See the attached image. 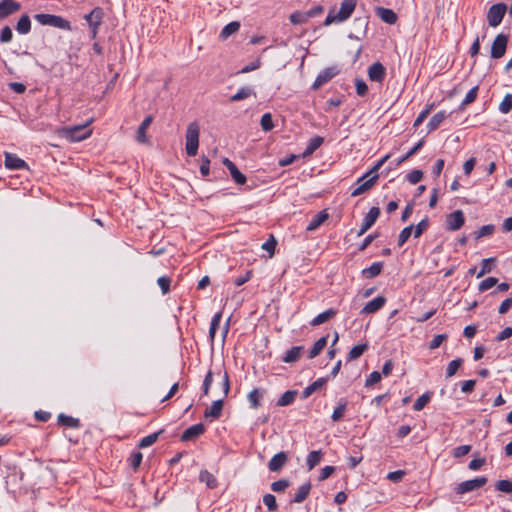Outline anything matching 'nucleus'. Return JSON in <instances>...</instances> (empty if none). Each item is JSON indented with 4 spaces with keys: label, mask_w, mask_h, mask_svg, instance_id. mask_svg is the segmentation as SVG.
Returning a JSON list of instances; mask_svg holds the SVG:
<instances>
[{
    "label": "nucleus",
    "mask_w": 512,
    "mask_h": 512,
    "mask_svg": "<svg viewBox=\"0 0 512 512\" xmlns=\"http://www.w3.org/2000/svg\"><path fill=\"white\" fill-rule=\"evenodd\" d=\"M218 375L221 376V387L223 391V397L221 399H218L212 403L210 408L205 410L204 417L205 418H211V419H218L221 416L223 405H224V398L227 397L229 391H230V380L228 373L226 371L221 374V372L218 373Z\"/></svg>",
    "instance_id": "obj_1"
},
{
    "label": "nucleus",
    "mask_w": 512,
    "mask_h": 512,
    "mask_svg": "<svg viewBox=\"0 0 512 512\" xmlns=\"http://www.w3.org/2000/svg\"><path fill=\"white\" fill-rule=\"evenodd\" d=\"M356 4V0H343L340 4V9L338 12L331 10L328 13L324 21V25L328 26L332 23H342L346 21L354 12Z\"/></svg>",
    "instance_id": "obj_2"
},
{
    "label": "nucleus",
    "mask_w": 512,
    "mask_h": 512,
    "mask_svg": "<svg viewBox=\"0 0 512 512\" xmlns=\"http://www.w3.org/2000/svg\"><path fill=\"white\" fill-rule=\"evenodd\" d=\"M199 134V124L196 121L189 123L185 134V150L187 155L195 156L197 154L199 147Z\"/></svg>",
    "instance_id": "obj_3"
},
{
    "label": "nucleus",
    "mask_w": 512,
    "mask_h": 512,
    "mask_svg": "<svg viewBox=\"0 0 512 512\" xmlns=\"http://www.w3.org/2000/svg\"><path fill=\"white\" fill-rule=\"evenodd\" d=\"M92 119L81 125H75L72 127H66L63 133L67 139L72 142H79L87 139L92 134V130L89 128Z\"/></svg>",
    "instance_id": "obj_4"
},
{
    "label": "nucleus",
    "mask_w": 512,
    "mask_h": 512,
    "mask_svg": "<svg viewBox=\"0 0 512 512\" xmlns=\"http://www.w3.org/2000/svg\"><path fill=\"white\" fill-rule=\"evenodd\" d=\"M34 18L41 25H49L66 31L72 30L71 23L59 15L36 14Z\"/></svg>",
    "instance_id": "obj_5"
},
{
    "label": "nucleus",
    "mask_w": 512,
    "mask_h": 512,
    "mask_svg": "<svg viewBox=\"0 0 512 512\" xmlns=\"http://www.w3.org/2000/svg\"><path fill=\"white\" fill-rule=\"evenodd\" d=\"M378 178H379L378 174L367 175V172H366L363 176L358 178V180L356 182L357 187L351 192V196L356 197V196H359V195L367 192L375 185Z\"/></svg>",
    "instance_id": "obj_6"
},
{
    "label": "nucleus",
    "mask_w": 512,
    "mask_h": 512,
    "mask_svg": "<svg viewBox=\"0 0 512 512\" xmlns=\"http://www.w3.org/2000/svg\"><path fill=\"white\" fill-rule=\"evenodd\" d=\"M507 11V6L504 3H497L492 5L487 13V21L491 27H497L501 24L503 17Z\"/></svg>",
    "instance_id": "obj_7"
},
{
    "label": "nucleus",
    "mask_w": 512,
    "mask_h": 512,
    "mask_svg": "<svg viewBox=\"0 0 512 512\" xmlns=\"http://www.w3.org/2000/svg\"><path fill=\"white\" fill-rule=\"evenodd\" d=\"M339 72L340 70L338 69L337 66H331L323 69L322 71L319 72L314 83L312 84V89L318 90L324 84L328 83L332 78L338 75Z\"/></svg>",
    "instance_id": "obj_8"
},
{
    "label": "nucleus",
    "mask_w": 512,
    "mask_h": 512,
    "mask_svg": "<svg viewBox=\"0 0 512 512\" xmlns=\"http://www.w3.org/2000/svg\"><path fill=\"white\" fill-rule=\"evenodd\" d=\"M508 37L504 34H498L491 47V57L499 59L504 56L507 48Z\"/></svg>",
    "instance_id": "obj_9"
},
{
    "label": "nucleus",
    "mask_w": 512,
    "mask_h": 512,
    "mask_svg": "<svg viewBox=\"0 0 512 512\" xmlns=\"http://www.w3.org/2000/svg\"><path fill=\"white\" fill-rule=\"evenodd\" d=\"M380 215V209L378 207H372L369 212L365 215L361 228L358 231L357 235L362 236L366 233L377 221Z\"/></svg>",
    "instance_id": "obj_10"
},
{
    "label": "nucleus",
    "mask_w": 512,
    "mask_h": 512,
    "mask_svg": "<svg viewBox=\"0 0 512 512\" xmlns=\"http://www.w3.org/2000/svg\"><path fill=\"white\" fill-rule=\"evenodd\" d=\"M465 222L464 213L461 210H456L446 217L447 229L450 231L459 230Z\"/></svg>",
    "instance_id": "obj_11"
},
{
    "label": "nucleus",
    "mask_w": 512,
    "mask_h": 512,
    "mask_svg": "<svg viewBox=\"0 0 512 512\" xmlns=\"http://www.w3.org/2000/svg\"><path fill=\"white\" fill-rule=\"evenodd\" d=\"M21 9V4L14 0H2L0 2V19H5L8 16L18 12Z\"/></svg>",
    "instance_id": "obj_12"
},
{
    "label": "nucleus",
    "mask_w": 512,
    "mask_h": 512,
    "mask_svg": "<svg viewBox=\"0 0 512 512\" xmlns=\"http://www.w3.org/2000/svg\"><path fill=\"white\" fill-rule=\"evenodd\" d=\"M223 164L229 170L232 179L238 185H243L246 183V176L237 168V166L230 161L228 158L223 159Z\"/></svg>",
    "instance_id": "obj_13"
},
{
    "label": "nucleus",
    "mask_w": 512,
    "mask_h": 512,
    "mask_svg": "<svg viewBox=\"0 0 512 512\" xmlns=\"http://www.w3.org/2000/svg\"><path fill=\"white\" fill-rule=\"evenodd\" d=\"M385 76L386 69L380 62H375L368 68V77L371 81L382 83Z\"/></svg>",
    "instance_id": "obj_14"
},
{
    "label": "nucleus",
    "mask_w": 512,
    "mask_h": 512,
    "mask_svg": "<svg viewBox=\"0 0 512 512\" xmlns=\"http://www.w3.org/2000/svg\"><path fill=\"white\" fill-rule=\"evenodd\" d=\"M104 11L101 7H95L90 13L84 16L89 27L99 28L102 24Z\"/></svg>",
    "instance_id": "obj_15"
},
{
    "label": "nucleus",
    "mask_w": 512,
    "mask_h": 512,
    "mask_svg": "<svg viewBox=\"0 0 512 512\" xmlns=\"http://www.w3.org/2000/svg\"><path fill=\"white\" fill-rule=\"evenodd\" d=\"M5 167L9 170H20L27 168L26 162L12 153H5Z\"/></svg>",
    "instance_id": "obj_16"
},
{
    "label": "nucleus",
    "mask_w": 512,
    "mask_h": 512,
    "mask_svg": "<svg viewBox=\"0 0 512 512\" xmlns=\"http://www.w3.org/2000/svg\"><path fill=\"white\" fill-rule=\"evenodd\" d=\"M205 432V426L202 423H197L187 428L181 435L182 441H191Z\"/></svg>",
    "instance_id": "obj_17"
},
{
    "label": "nucleus",
    "mask_w": 512,
    "mask_h": 512,
    "mask_svg": "<svg viewBox=\"0 0 512 512\" xmlns=\"http://www.w3.org/2000/svg\"><path fill=\"white\" fill-rule=\"evenodd\" d=\"M386 303V298L384 296H377L373 300L366 303V305L362 308L361 314H372L379 311Z\"/></svg>",
    "instance_id": "obj_18"
},
{
    "label": "nucleus",
    "mask_w": 512,
    "mask_h": 512,
    "mask_svg": "<svg viewBox=\"0 0 512 512\" xmlns=\"http://www.w3.org/2000/svg\"><path fill=\"white\" fill-rule=\"evenodd\" d=\"M288 460V454L281 451L275 454L268 463V468L272 472H277L285 465Z\"/></svg>",
    "instance_id": "obj_19"
},
{
    "label": "nucleus",
    "mask_w": 512,
    "mask_h": 512,
    "mask_svg": "<svg viewBox=\"0 0 512 512\" xmlns=\"http://www.w3.org/2000/svg\"><path fill=\"white\" fill-rule=\"evenodd\" d=\"M376 15L385 23L393 25L396 23L398 17L397 14L389 8L378 7L376 9Z\"/></svg>",
    "instance_id": "obj_20"
},
{
    "label": "nucleus",
    "mask_w": 512,
    "mask_h": 512,
    "mask_svg": "<svg viewBox=\"0 0 512 512\" xmlns=\"http://www.w3.org/2000/svg\"><path fill=\"white\" fill-rule=\"evenodd\" d=\"M329 218V214L326 210H322L318 212L308 223L306 230L307 231H314L319 226H321L327 219Z\"/></svg>",
    "instance_id": "obj_21"
},
{
    "label": "nucleus",
    "mask_w": 512,
    "mask_h": 512,
    "mask_svg": "<svg viewBox=\"0 0 512 512\" xmlns=\"http://www.w3.org/2000/svg\"><path fill=\"white\" fill-rule=\"evenodd\" d=\"M153 121V117L151 115L147 116L142 123L139 125L137 129L136 139L139 143H146L148 141L146 136V131L149 128Z\"/></svg>",
    "instance_id": "obj_22"
},
{
    "label": "nucleus",
    "mask_w": 512,
    "mask_h": 512,
    "mask_svg": "<svg viewBox=\"0 0 512 512\" xmlns=\"http://www.w3.org/2000/svg\"><path fill=\"white\" fill-rule=\"evenodd\" d=\"M264 392V390L254 388L248 393L247 399L251 408L258 409L261 406V399L263 398Z\"/></svg>",
    "instance_id": "obj_23"
},
{
    "label": "nucleus",
    "mask_w": 512,
    "mask_h": 512,
    "mask_svg": "<svg viewBox=\"0 0 512 512\" xmlns=\"http://www.w3.org/2000/svg\"><path fill=\"white\" fill-rule=\"evenodd\" d=\"M336 314H337V310L334 308H330V309L318 314L316 317H314L311 320L310 324L312 326H319V325L329 321Z\"/></svg>",
    "instance_id": "obj_24"
},
{
    "label": "nucleus",
    "mask_w": 512,
    "mask_h": 512,
    "mask_svg": "<svg viewBox=\"0 0 512 512\" xmlns=\"http://www.w3.org/2000/svg\"><path fill=\"white\" fill-rule=\"evenodd\" d=\"M327 382V378H319L317 379L316 381H314L313 383H311L309 386H307L303 391H302V398L303 399H307L308 397H310L314 392H316L317 390L321 389L322 387L325 386Z\"/></svg>",
    "instance_id": "obj_25"
},
{
    "label": "nucleus",
    "mask_w": 512,
    "mask_h": 512,
    "mask_svg": "<svg viewBox=\"0 0 512 512\" xmlns=\"http://www.w3.org/2000/svg\"><path fill=\"white\" fill-rule=\"evenodd\" d=\"M304 350L303 346H294L291 349H289L285 355L283 356L282 360L285 363H294L299 360L301 357V354Z\"/></svg>",
    "instance_id": "obj_26"
},
{
    "label": "nucleus",
    "mask_w": 512,
    "mask_h": 512,
    "mask_svg": "<svg viewBox=\"0 0 512 512\" xmlns=\"http://www.w3.org/2000/svg\"><path fill=\"white\" fill-rule=\"evenodd\" d=\"M483 484L485 482H461L454 488V491L457 494H464L480 488Z\"/></svg>",
    "instance_id": "obj_27"
},
{
    "label": "nucleus",
    "mask_w": 512,
    "mask_h": 512,
    "mask_svg": "<svg viewBox=\"0 0 512 512\" xmlns=\"http://www.w3.org/2000/svg\"><path fill=\"white\" fill-rule=\"evenodd\" d=\"M383 269V262H374L368 268L362 270L361 274L364 278L371 279L378 276Z\"/></svg>",
    "instance_id": "obj_28"
},
{
    "label": "nucleus",
    "mask_w": 512,
    "mask_h": 512,
    "mask_svg": "<svg viewBox=\"0 0 512 512\" xmlns=\"http://www.w3.org/2000/svg\"><path fill=\"white\" fill-rule=\"evenodd\" d=\"M447 114L445 111H439L429 120L427 124L428 132L436 130L446 118Z\"/></svg>",
    "instance_id": "obj_29"
},
{
    "label": "nucleus",
    "mask_w": 512,
    "mask_h": 512,
    "mask_svg": "<svg viewBox=\"0 0 512 512\" xmlns=\"http://www.w3.org/2000/svg\"><path fill=\"white\" fill-rule=\"evenodd\" d=\"M314 16L313 11L308 12H294L290 15V21L294 25L303 24L308 21L309 18Z\"/></svg>",
    "instance_id": "obj_30"
},
{
    "label": "nucleus",
    "mask_w": 512,
    "mask_h": 512,
    "mask_svg": "<svg viewBox=\"0 0 512 512\" xmlns=\"http://www.w3.org/2000/svg\"><path fill=\"white\" fill-rule=\"evenodd\" d=\"M16 30L19 34H28L31 30V21L28 15H22L17 22Z\"/></svg>",
    "instance_id": "obj_31"
},
{
    "label": "nucleus",
    "mask_w": 512,
    "mask_h": 512,
    "mask_svg": "<svg viewBox=\"0 0 512 512\" xmlns=\"http://www.w3.org/2000/svg\"><path fill=\"white\" fill-rule=\"evenodd\" d=\"M326 345H327V337L323 336V337L319 338L314 343L313 347L311 348L308 358L313 359L316 356H318L321 353V351L325 348Z\"/></svg>",
    "instance_id": "obj_32"
},
{
    "label": "nucleus",
    "mask_w": 512,
    "mask_h": 512,
    "mask_svg": "<svg viewBox=\"0 0 512 512\" xmlns=\"http://www.w3.org/2000/svg\"><path fill=\"white\" fill-rule=\"evenodd\" d=\"M254 92L252 90V88L250 87H241L237 93H235L234 95H232L230 97V102H238V101H241V100H244L246 98H249L251 95H253Z\"/></svg>",
    "instance_id": "obj_33"
},
{
    "label": "nucleus",
    "mask_w": 512,
    "mask_h": 512,
    "mask_svg": "<svg viewBox=\"0 0 512 512\" xmlns=\"http://www.w3.org/2000/svg\"><path fill=\"white\" fill-rule=\"evenodd\" d=\"M311 490V485L310 483H304L303 485H301L299 488H298V491L297 493L295 494L294 498H293V502L295 503H301L303 502L307 496L309 495V492Z\"/></svg>",
    "instance_id": "obj_34"
},
{
    "label": "nucleus",
    "mask_w": 512,
    "mask_h": 512,
    "mask_svg": "<svg viewBox=\"0 0 512 512\" xmlns=\"http://www.w3.org/2000/svg\"><path fill=\"white\" fill-rule=\"evenodd\" d=\"M478 90H479V86L476 85L468 91V93L466 94L465 98L462 100V102L459 106V110H464L467 105L473 103L476 100L477 95H478Z\"/></svg>",
    "instance_id": "obj_35"
},
{
    "label": "nucleus",
    "mask_w": 512,
    "mask_h": 512,
    "mask_svg": "<svg viewBox=\"0 0 512 512\" xmlns=\"http://www.w3.org/2000/svg\"><path fill=\"white\" fill-rule=\"evenodd\" d=\"M296 395H297V392L294 391V390H288L286 391L285 393H283L281 395V397L278 399L277 401V405L278 406H281V407H284V406H288V405H291L295 398H296Z\"/></svg>",
    "instance_id": "obj_36"
},
{
    "label": "nucleus",
    "mask_w": 512,
    "mask_h": 512,
    "mask_svg": "<svg viewBox=\"0 0 512 512\" xmlns=\"http://www.w3.org/2000/svg\"><path fill=\"white\" fill-rule=\"evenodd\" d=\"M239 28L240 23L237 21H232L228 23L220 32V38L223 40L227 39L230 35L236 33L239 30Z\"/></svg>",
    "instance_id": "obj_37"
},
{
    "label": "nucleus",
    "mask_w": 512,
    "mask_h": 512,
    "mask_svg": "<svg viewBox=\"0 0 512 512\" xmlns=\"http://www.w3.org/2000/svg\"><path fill=\"white\" fill-rule=\"evenodd\" d=\"M322 452L320 450L317 451H311L306 459V464L308 466V469H313L316 465H318L322 460Z\"/></svg>",
    "instance_id": "obj_38"
},
{
    "label": "nucleus",
    "mask_w": 512,
    "mask_h": 512,
    "mask_svg": "<svg viewBox=\"0 0 512 512\" xmlns=\"http://www.w3.org/2000/svg\"><path fill=\"white\" fill-rule=\"evenodd\" d=\"M324 139L320 136H315L312 139H310L305 151L304 156H308L314 153L323 143Z\"/></svg>",
    "instance_id": "obj_39"
},
{
    "label": "nucleus",
    "mask_w": 512,
    "mask_h": 512,
    "mask_svg": "<svg viewBox=\"0 0 512 512\" xmlns=\"http://www.w3.org/2000/svg\"><path fill=\"white\" fill-rule=\"evenodd\" d=\"M346 410H347V402L345 400H341L332 413V416H331L332 421L333 422L340 421L343 418Z\"/></svg>",
    "instance_id": "obj_40"
},
{
    "label": "nucleus",
    "mask_w": 512,
    "mask_h": 512,
    "mask_svg": "<svg viewBox=\"0 0 512 512\" xmlns=\"http://www.w3.org/2000/svg\"><path fill=\"white\" fill-rule=\"evenodd\" d=\"M368 349V344L367 343H364V344H360V345H356L354 346L348 353V356H347V360L348 361H351V360H355V359H358L360 356H362V354Z\"/></svg>",
    "instance_id": "obj_41"
},
{
    "label": "nucleus",
    "mask_w": 512,
    "mask_h": 512,
    "mask_svg": "<svg viewBox=\"0 0 512 512\" xmlns=\"http://www.w3.org/2000/svg\"><path fill=\"white\" fill-rule=\"evenodd\" d=\"M58 423L67 427H79V419L65 415L63 413L58 415Z\"/></svg>",
    "instance_id": "obj_42"
},
{
    "label": "nucleus",
    "mask_w": 512,
    "mask_h": 512,
    "mask_svg": "<svg viewBox=\"0 0 512 512\" xmlns=\"http://www.w3.org/2000/svg\"><path fill=\"white\" fill-rule=\"evenodd\" d=\"M161 433H162V430L143 437L140 440V442L138 444V447L139 448H146V447H149V446L153 445L157 441V439H158V437H159V435Z\"/></svg>",
    "instance_id": "obj_43"
},
{
    "label": "nucleus",
    "mask_w": 512,
    "mask_h": 512,
    "mask_svg": "<svg viewBox=\"0 0 512 512\" xmlns=\"http://www.w3.org/2000/svg\"><path fill=\"white\" fill-rule=\"evenodd\" d=\"M221 318H222V314L220 312L216 313L212 317V320L210 323V328H209V338L211 339V341H213L215 338V334L220 325Z\"/></svg>",
    "instance_id": "obj_44"
},
{
    "label": "nucleus",
    "mask_w": 512,
    "mask_h": 512,
    "mask_svg": "<svg viewBox=\"0 0 512 512\" xmlns=\"http://www.w3.org/2000/svg\"><path fill=\"white\" fill-rule=\"evenodd\" d=\"M511 110H512V94L508 93L505 95V97L499 104V111L503 114H508Z\"/></svg>",
    "instance_id": "obj_45"
},
{
    "label": "nucleus",
    "mask_w": 512,
    "mask_h": 512,
    "mask_svg": "<svg viewBox=\"0 0 512 512\" xmlns=\"http://www.w3.org/2000/svg\"><path fill=\"white\" fill-rule=\"evenodd\" d=\"M413 229H414V226L409 225V226L405 227L400 232L399 237H398V246L399 247L403 246L408 241V239L412 235Z\"/></svg>",
    "instance_id": "obj_46"
},
{
    "label": "nucleus",
    "mask_w": 512,
    "mask_h": 512,
    "mask_svg": "<svg viewBox=\"0 0 512 512\" xmlns=\"http://www.w3.org/2000/svg\"><path fill=\"white\" fill-rule=\"evenodd\" d=\"M496 261V258H486L481 262V270L478 272L477 277L480 278L486 273H490L492 271V263Z\"/></svg>",
    "instance_id": "obj_47"
},
{
    "label": "nucleus",
    "mask_w": 512,
    "mask_h": 512,
    "mask_svg": "<svg viewBox=\"0 0 512 512\" xmlns=\"http://www.w3.org/2000/svg\"><path fill=\"white\" fill-rule=\"evenodd\" d=\"M462 359L461 358H457V359H454L452 360L447 368H446V376L449 378V377H452L456 374L457 370L460 368V366L462 365Z\"/></svg>",
    "instance_id": "obj_48"
},
{
    "label": "nucleus",
    "mask_w": 512,
    "mask_h": 512,
    "mask_svg": "<svg viewBox=\"0 0 512 512\" xmlns=\"http://www.w3.org/2000/svg\"><path fill=\"white\" fill-rule=\"evenodd\" d=\"M429 226V219L428 217H425L422 219L413 229L414 237L419 238L428 228Z\"/></svg>",
    "instance_id": "obj_49"
},
{
    "label": "nucleus",
    "mask_w": 512,
    "mask_h": 512,
    "mask_svg": "<svg viewBox=\"0 0 512 512\" xmlns=\"http://www.w3.org/2000/svg\"><path fill=\"white\" fill-rule=\"evenodd\" d=\"M263 503L270 512L276 511L278 508L276 498L272 494H265L263 496Z\"/></svg>",
    "instance_id": "obj_50"
},
{
    "label": "nucleus",
    "mask_w": 512,
    "mask_h": 512,
    "mask_svg": "<svg viewBox=\"0 0 512 512\" xmlns=\"http://www.w3.org/2000/svg\"><path fill=\"white\" fill-rule=\"evenodd\" d=\"M260 125L261 128L266 132L273 129L274 124L270 113H265L262 115Z\"/></svg>",
    "instance_id": "obj_51"
},
{
    "label": "nucleus",
    "mask_w": 512,
    "mask_h": 512,
    "mask_svg": "<svg viewBox=\"0 0 512 512\" xmlns=\"http://www.w3.org/2000/svg\"><path fill=\"white\" fill-rule=\"evenodd\" d=\"M498 283V279L495 277H488L480 282L478 289L480 292H484L494 287Z\"/></svg>",
    "instance_id": "obj_52"
},
{
    "label": "nucleus",
    "mask_w": 512,
    "mask_h": 512,
    "mask_svg": "<svg viewBox=\"0 0 512 512\" xmlns=\"http://www.w3.org/2000/svg\"><path fill=\"white\" fill-rule=\"evenodd\" d=\"M142 458H143V455L141 452H139V451L133 452L128 459L130 467L133 468L134 470H136L140 466V464L142 462Z\"/></svg>",
    "instance_id": "obj_53"
},
{
    "label": "nucleus",
    "mask_w": 512,
    "mask_h": 512,
    "mask_svg": "<svg viewBox=\"0 0 512 512\" xmlns=\"http://www.w3.org/2000/svg\"><path fill=\"white\" fill-rule=\"evenodd\" d=\"M429 400H430L429 394L421 395L420 397H418L415 400V402L413 404V409L415 411H421L426 406V404L429 402Z\"/></svg>",
    "instance_id": "obj_54"
},
{
    "label": "nucleus",
    "mask_w": 512,
    "mask_h": 512,
    "mask_svg": "<svg viewBox=\"0 0 512 512\" xmlns=\"http://www.w3.org/2000/svg\"><path fill=\"white\" fill-rule=\"evenodd\" d=\"M212 382H213V372L211 370H209L207 372V374L205 375L203 385H202V391H203L204 396H207L209 394V390H210Z\"/></svg>",
    "instance_id": "obj_55"
},
{
    "label": "nucleus",
    "mask_w": 512,
    "mask_h": 512,
    "mask_svg": "<svg viewBox=\"0 0 512 512\" xmlns=\"http://www.w3.org/2000/svg\"><path fill=\"white\" fill-rule=\"evenodd\" d=\"M163 294H167L170 290L171 279L166 276L159 277L157 280Z\"/></svg>",
    "instance_id": "obj_56"
},
{
    "label": "nucleus",
    "mask_w": 512,
    "mask_h": 512,
    "mask_svg": "<svg viewBox=\"0 0 512 512\" xmlns=\"http://www.w3.org/2000/svg\"><path fill=\"white\" fill-rule=\"evenodd\" d=\"M423 173L421 170H412L407 174L406 178L411 184H417L421 181Z\"/></svg>",
    "instance_id": "obj_57"
},
{
    "label": "nucleus",
    "mask_w": 512,
    "mask_h": 512,
    "mask_svg": "<svg viewBox=\"0 0 512 512\" xmlns=\"http://www.w3.org/2000/svg\"><path fill=\"white\" fill-rule=\"evenodd\" d=\"M13 33L9 26H5L0 32V41L2 43H9L12 40Z\"/></svg>",
    "instance_id": "obj_58"
},
{
    "label": "nucleus",
    "mask_w": 512,
    "mask_h": 512,
    "mask_svg": "<svg viewBox=\"0 0 512 512\" xmlns=\"http://www.w3.org/2000/svg\"><path fill=\"white\" fill-rule=\"evenodd\" d=\"M276 244L277 242L275 238L271 236L266 242L262 244L261 248L269 252L270 256H272L274 254Z\"/></svg>",
    "instance_id": "obj_59"
},
{
    "label": "nucleus",
    "mask_w": 512,
    "mask_h": 512,
    "mask_svg": "<svg viewBox=\"0 0 512 512\" xmlns=\"http://www.w3.org/2000/svg\"><path fill=\"white\" fill-rule=\"evenodd\" d=\"M424 144V141L421 140L419 141L413 148H411L401 159H399L398 161V164L406 161L407 159H409L411 156H413L415 153H417L421 147L423 146Z\"/></svg>",
    "instance_id": "obj_60"
},
{
    "label": "nucleus",
    "mask_w": 512,
    "mask_h": 512,
    "mask_svg": "<svg viewBox=\"0 0 512 512\" xmlns=\"http://www.w3.org/2000/svg\"><path fill=\"white\" fill-rule=\"evenodd\" d=\"M355 87H356V92H357V94L359 96H365L366 95V93L368 91V86L365 83V81H363L360 78H357L355 80Z\"/></svg>",
    "instance_id": "obj_61"
},
{
    "label": "nucleus",
    "mask_w": 512,
    "mask_h": 512,
    "mask_svg": "<svg viewBox=\"0 0 512 512\" xmlns=\"http://www.w3.org/2000/svg\"><path fill=\"white\" fill-rule=\"evenodd\" d=\"M494 225H484L476 232V238H481L485 236H489L494 232Z\"/></svg>",
    "instance_id": "obj_62"
},
{
    "label": "nucleus",
    "mask_w": 512,
    "mask_h": 512,
    "mask_svg": "<svg viewBox=\"0 0 512 512\" xmlns=\"http://www.w3.org/2000/svg\"><path fill=\"white\" fill-rule=\"evenodd\" d=\"M471 451V445H461L453 450V456L456 458H460L462 456L467 455Z\"/></svg>",
    "instance_id": "obj_63"
},
{
    "label": "nucleus",
    "mask_w": 512,
    "mask_h": 512,
    "mask_svg": "<svg viewBox=\"0 0 512 512\" xmlns=\"http://www.w3.org/2000/svg\"><path fill=\"white\" fill-rule=\"evenodd\" d=\"M431 108H432V105L428 106L427 108H425L423 111H421L419 113V115L417 116V118L415 119L414 123H413V126L414 127H418L420 126L423 121L427 118V116L429 115L430 111H431Z\"/></svg>",
    "instance_id": "obj_64"
}]
</instances>
